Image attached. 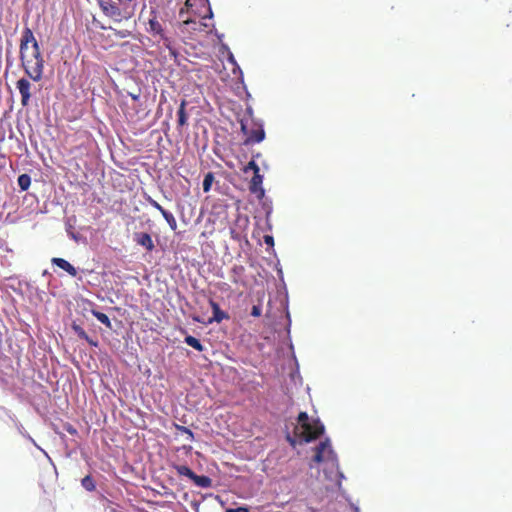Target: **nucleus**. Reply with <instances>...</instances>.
<instances>
[{
  "mask_svg": "<svg viewBox=\"0 0 512 512\" xmlns=\"http://www.w3.org/2000/svg\"><path fill=\"white\" fill-rule=\"evenodd\" d=\"M20 62L27 77L33 82H41L44 73V59L39 42L28 27L23 30L20 40Z\"/></svg>",
  "mask_w": 512,
  "mask_h": 512,
  "instance_id": "nucleus-1",
  "label": "nucleus"
},
{
  "mask_svg": "<svg viewBox=\"0 0 512 512\" xmlns=\"http://www.w3.org/2000/svg\"><path fill=\"white\" fill-rule=\"evenodd\" d=\"M146 31L157 40L158 43H162L163 46L169 50L170 55L177 59L178 50L177 42L172 36L168 35L163 27V24L159 20L158 12L156 10L150 11V17L148 19Z\"/></svg>",
  "mask_w": 512,
  "mask_h": 512,
  "instance_id": "nucleus-2",
  "label": "nucleus"
},
{
  "mask_svg": "<svg viewBox=\"0 0 512 512\" xmlns=\"http://www.w3.org/2000/svg\"><path fill=\"white\" fill-rule=\"evenodd\" d=\"M324 432V425L319 419H310L308 413L301 412L298 415V425L295 427L296 437L309 443Z\"/></svg>",
  "mask_w": 512,
  "mask_h": 512,
  "instance_id": "nucleus-3",
  "label": "nucleus"
},
{
  "mask_svg": "<svg viewBox=\"0 0 512 512\" xmlns=\"http://www.w3.org/2000/svg\"><path fill=\"white\" fill-rule=\"evenodd\" d=\"M102 12L116 23L127 21L135 10L134 4L123 3L122 0H99Z\"/></svg>",
  "mask_w": 512,
  "mask_h": 512,
  "instance_id": "nucleus-4",
  "label": "nucleus"
},
{
  "mask_svg": "<svg viewBox=\"0 0 512 512\" xmlns=\"http://www.w3.org/2000/svg\"><path fill=\"white\" fill-rule=\"evenodd\" d=\"M198 16L201 19H212L213 13L207 0H186L184 6L179 10V16L183 19L184 14Z\"/></svg>",
  "mask_w": 512,
  "mask_h": 512,
  "instance_id": "nucleus-5",
  "label": "nucleus"
},
{
  "mask_svg": "<svg viewBox=\"0 0 512 512\" xmlns=\"http://www.w3.org/2000/svg\"><path fill=\"white\" fill-rule=\"evenodd\" d=\"M211 18H198V16H187L182 18L178 28L182 34L189 33L191 35L197 32L210 33L213 25L210 24Z\"/></svg>",
  "mask_w": 512,
  "mask_h": 512,
  "instance_id": "nucleus-6",
  "label": "nucleus"
},
{
  "mask_svg": "<svg viewBox=\"0 0 512 512\" xmlns=\"http://www.w3.org/2000/svg\"><path fill=\"white\" fill-rule=\"evenodd\" d=\"M314 456L312 461L315 463L328 462L332 467L338 466V459L336 453L333 451L330 441L326 438L320 442L314 449Z\"/></svg>",
  "mask_w": 512,
  "mask_h": 512,
  "instance_id": "nucleus-7",
  "label": "nucleus"
},
{
  "mask_svg": "<svg viewBox=\"0 0 512 512\" xmlns=\"http://www.w3.org/2000/svg\"><path fill=\"white\" fill-rule=\"evenodd\" d=\"M241 130L247 136L245 144L259 143L265 139V130L261 124L252 122L249 126L248 121H241Z\"/></svg>",
  "mask_w": 512,
  "mask_h": 512,
  "instance_id": "nucleus-8",
  "label": "nucleus"
},
{
  "mask_svg": "<svg viewBox=\"0 0 512 512\" xmlns=\"http://www.w3.org/2000/svg\"><path fill=\"white\" fill-rule=\"evenodd\" d=\"M29 77H22L16 82V88L21 95V104L26 107L30 104L35 85Z\"/></svg>",
  "mask_w": 512,
  "mask_h": 512,
  "instance_id": "nucleus-9",
  "label": "nucleus"
},
{
  "mask_svg": "<svg viewBox=\"0 0 512 512\" xmlns=\"http://www.w3.org/2000/svg\"><path fill=\"white\" fill-rule=\"evenodd\" d=\"M145 200L148 205H150L151 207H155V209L158 210L162 214V216L167 221V223L170 226L172 231L177 230V220L175 219V216L171 212L165 210L162 207V205L158 201H156L154 198H152L150 195H146Z\"/></svg>",
  "mask_w": 512,
  "mask_h": 512,
  "instance_id": "nucleus-10",
  "label": "nucleus"
},
{
  "mask_svg": "<svg viewBox=\"0 0 512 512\" xmlns=\"http://www.w3.org/2000/svg\"><path fill=\"white\" fill-rule=\"evenodd\" d=\"M145 200L148 205H150L151 207H155V209L158 210L162 214V216L167 221V223L170 226L172 231L177 230V220L175 219V216L171 212L165 210L162 207V205L158 201H156L154 198H152L150 195H146Z\"/></svg>",
  "mask_w": 512,
  "mask_h": 512,
  "instance_id": "nucleus-11",
  "label": "nucleus"
},
{
  "mask_svg": "<svg viewBox=\"0 0 512 512\" xmlns=\"http://www.w3.org/2000/svg\"><path fill=\"white\" fill-rule=\"evenodd\" d=\"M264 177L259 172L253 175L250 183L249 190L251 193L255 194L258 199H263L265 197V189L263 187Z\"/></svg>",
  "mask_w": 512,
  "mask_h": 512,
  "instance_id": "nucleus-12",
  "label": "nucleus"
},
{
  "mask_svg": "<svg viewBox=\"0 0 512 512\" xmlns=\"http://www.w3.org/2000/svg\"><path fill=\"white\" fill-rule=\"evenodd\" d=\"M133 240L136 244L143 246L147 251H152L155 248L152 237L147 232H135L133 234Z\"/></svg>",
  "mask_w": 512,
  "mask_h": 512,
  "instance_id": "nucleus-13",
  "label": "nucleus"
},
{
  "mask_svg": "<svg viewBox=\"0 0 512 512\" xmlns=\"http://www.w3.org/2000/svg\"><path fill=\"white\" fill-rule=\"evenodd\" d=\"M209 303L213 310V317L211 319H209L208 323H213V322L221 323L222 320L229 318V315L227 313L223 312L219 308V304L216 303L214 300H212V298L210 299Z\"/></svg>",
  "mask_w": 512,
  "mask_h": 512,
  "instance_id": "nucleus-14",
  "label": "nucleus"
},
{
  "mask_svg": "<svg viewBox=\"0 0 512 512\" xmlns=\"http://www.w3.org/2000/svg\"><path fill=\"white\" fill-rule=\"evenodd\" d=\"M52 264L59 267L60 269H63L64 271H66L69 275L75 277L77 276V269L72 265L70 264L68 261H66L65 259H62V258H53L51 260Z\"/></svg>",
  "mask_w": 512,
  "mask_h": 512,
  "instance_id": "nucleus-15",
  "label": "nucleus"
},
{
  "mask_svg": "<svg viewBox=\"0 0 512 512\" xmlns=\"http://www.w3.org/2000/svg\"><path fill=\"white\" fill-rule=\"evenodd\" d=\"M185 106H186V101L182 100L180 102L179 108L177 110V128L178 129H182L183 127H185L187 125L188 117L185 112Z\"/></svg>",
  "mask_w": 512,
  "mask_h": 512,
  "instance_id": "nucleus-16",
  "label": "nucleus"
},
{
  "mask_svg": "<svg viewBox=\"0 0 512 512\" xmlns=\"http://www.w3.org/2000/svg\"><path fill=\"white\" fill-rule=\"evenodd\" d=\"M200 488H210L212 485V479L206 475H193L191 479Z\"/></svg>",
  "mask_w": 512,
  "mask_h": 512,
  "instance_id": "nucleus-17",
  "label": "nucleus"
},
{
  "mask_svg": "<svg viewBox=\"0 0 512 512\" xmlns=\"http://www.w3.org/2000/svg\"><path fill=\"white\" fill-rule=\"evenodd\" d=\"M184 342L186 345H188L189 347H192L193 349H195L198 352L204 351L203 344L200 342V340L198 338H196L192 335L185 336Z\"/></svg>",
  "mask_w": 512,
  "mask_h": 512,
  "instance_id": "nucleus-18",
  "label": "nucleus"
},
{
  "mask_svg": "<svg viewBox=\"0 0 512 512\" xmlns=\"http://www.w3.org/2000/svg\"><path fill=\"white\" fill-rule=\"evenodd\" d=\"M73 329L75 330V332L78 334V336L82 339H85L86 342L89 344V345H93L94 347H96L97 345V342L92 340L88 335L87 333L84 331V329L79 326V325H74L73 326Z\"/></svg>",
  "mask_w": 512,
  "mask_h": 512,
  "instance_id": "nucleus-19",
  "label": "nucleus"
},
{
  "mask_svg": "<svg viewBox=\"0 0 512 512\" xmlns=\"http://www.w3.org/2000/svg\"><path fill=\"white\" fill-rule=\"evenodd\" d=\"M82 488L88 492H92L96 489V484L91 475H86L82 479Z\"/></svg>",
  "mask_w": 512,
  "mask_h": 512,
  "instance_id": "nucleus-20",
  "label": "nucleus"
},
{
  "mask_svg": "<svg viewBox=\"0 0 512 512\" xmlns=\"http://www.w3.org/2000/svg\"><path fill=\"white\" fill-rule=\"evenodd\" d=\"M17 181L22 191L28 190L31 185V177L28 174L20 175Z\"/></svg>",
  "mask_w": 512,
  "mask_h": 512,
  "instance_id": "nucleus-21",
  "label": "nucleus"
},
{
  "mask_svg": "<svg viewBox=\"0 0 512 512\" xmlns=\"http://www.w3.org/2000/svg\"><path fill=\"white\" fill-rule=\"evenodd\" d=\"M91 313L99 322L104 324L106 327L111 328V321L106 314L95 310H92Z\"/></svg>",
  "mask_w": 512,
  "mask_h": 512,
  "instance_id": "nucleus-22",
  "label": "nucleus"
},
{
  "mask_svg": "<svg viewBox=\"0 0 512 512\" xmlns=\"http://www.w3.org/2000/svg\"><path fill=\"white\" fill-rule=\"evenodd\" d=\"M215 180V176L212 172H209L205 175L204 177V180H203V190L204 192H209L211 187H212V184Z\"/></svg>",
  "mask_w": 512,
  "mask_h": 512,
  "instance_id": "nucleus-23",
  "label": "nucleus"
},
{
  "mask_svg": "<svg viewBox=\"0 0 512 512\" xmlns=\"http://www.w3.org/2000/svg\"><path fill=\"white\" fill-rule=\"evenodd\" d=\"M176 472L179 475L186 476L190 479H192L193 475L195 474L194 471H192L188 466L186 465H176Z\"/></svg>",
  "mask_w": 512,
  "mask_h": 512,
  "instance_id": "nucleus-24",
  "label": "nucleus"
},
{
  "mask_svg": "<svg viewBox=\"0 0 512 512\" xmlns=\"http://www.w3.org/2000/svg\"><path fill=\"white\" fill-rule=\"evenodd\" d=\"M253 171V174H256V173H259L260 172V168L258 166V164L255 162V161H250L244 168V173H247L248 171Z\"/></svg>",
  "mask_w": 512,
  "mask_h": 512,
  "instance_id": "nucleus-25",
  "label": "nucleus"
},
{
  "mask_svg": "<svg viewBox=\"0 0 512 512\" xmlns=\"http://www.w3.org/2000/svg\"><path fill=\"white\" fill-rule=\"evenodd\" d=\"M176 429L181 431L182 433H185L187 434V439L189 441H193L194 439V436H193V432L191 431V429H189L188 427H185V426H181V425H176Z\"/></svg>",
  "mask_w": 512,
  "mask_h": 512,
  "instance_id": "nucleus-26",
  "label": "nucleus"
},
{
  "mask_svg": "<svg viewBox=\"0 0 512 512\" xmlns=\"http://www.w3.org/2000/svg\"><path fill=\"white\" fill-rule=\"evenodd\" d=\"M225 512H250L247 507L229 508Z\"/></svg>",
  "mask_w": 512,
  "mask_h": 512,
  "instance_id": "nucleus-27",
  "label": "nucleus"
},
{
  "mask_svg": "<svg viewBox=\"0 0 512 512\" xmlns=\"http://www.w3.org/2000/svg\"><path fill=\"white\" fill-rule=\"evenodd\" d=\"M262 314V310L259 306H253L251 315L254 317H259Z\"/></svg>",
  "mask_w": 512,
  "mask_h": 512,
  "instance_id": "nucleus-28",
  "label": "nucleus"
},
{
  "mask_svg": "<svg viewBox=\"0 0 512 512\" xmlns=\"http://www.w3.org/2000/svg\"><path fill=\"white\" fill-rule=\"evenodd\" d=\"M264 243H266L268 246L274 245V239L271 235H264Z\"/></svg>",
  "mask_w": 512,
  "mask_h": 512,
  "instance_id": "nucleus-29",
  "label": "nucleus"
},
{
  "mask_svg": "<svg viewBox=\"0 0 512 512\" xmlns=\"http://www.w3.org/2000/svg\"><path fill=\"white\" fill-rule=\"evenodd\" d=\"M67 431H68L69 433H71V434H75V433L77 432V430H76L74 427H72V426H69V427L67 428Z\"/></svg>",
  "mask_w": 512,
  "mask_h": 512,
  "instance_id": "nucleus-30",
  "label": "nucleus"
},
{
  "mask_svg": "<svg viewBox=\"0 0 512 512\" xmlns=\"http://www.w3.org/2000/svg\"><path fill=\"white\" fill-rule=\"evenodd\" d=\"M109 512H124L116 507H110Z\"/></svg>",
  "mask_w": 512,
  "mask_h": 512,
  "instance_id": "nucleus-31",
  "label": "nucleus"
},
{
  "mask_svg": "<svg viewBox=\"0 0 512 512\" xmlns=\"http://www.w3.org/2000/svg\"><path fill=\"white\" fill-rule=\"evenodd\" d=\"M134 0H122L123 3H128V4H131V2H133Z\"/></svg>",
  "mask_w": 512,
  "mask_h": 512,
  "instance_id": "nucleus-32",
  "label": "nucleus"
},
{
  "mask_svg": "<svg viewBox=\"0 0 512 512\" xmlns=\"http://www.w3.org/2000/svg\"><path fill=\"white\" fill-rule=\"evenodd\" d=\"M132 98L136 100L138 98V95H132Z\"/></svg>",
  "mask_w": 512,
  "mask_h": 512,
  "instance_id": "nucleus-33",
  "label": "nucleus"
}]
</instances>
